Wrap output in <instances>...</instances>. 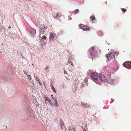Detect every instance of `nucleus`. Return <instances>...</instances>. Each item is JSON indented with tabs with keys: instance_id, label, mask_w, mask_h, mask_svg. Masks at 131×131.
Listing matches in <instances>:
<instances>
[{
	"instance_id": "obj_1",
	"label": "nucleus",
	"mask_w": 131,
	"mask_h": 131,
	"mask_svg": "<svg viewBox=\"0 0 131 131\" xmlns=\"http://www.w3.org/2000/svg\"><path fill=\"white\" fill-rule=\"evenodd\" d=\"M116 54V53L114 52H110L108 55L106 54V57L108 61H110L111 60L114 59H115V56Z\"/></svg>"
},
{
	"instance_id": "obj_2",
	"label": "nucleus",
	"mask_w": 131,
	"mask_h": 131,
	"mask_svg": "<svg viewBox=\"0 0 131 131\" xmlns=\"http://www.w3.org/2000/svg\"><path fill=\"white\" fill-rule=\"evenodd\" d=\"M80 28L84 31H88L90 30V28L88 25H84L83 24H81L79 26Z\"/></svg>"
},
{
	"instance_id": "obj_3",
	"label": "nucleus",
	"mask_w": 131,
	"mask_h": 131,
	"mask_svg": "<svg viewBox=\"0 0 131 131\" xmlns=\"http://www.w3.org/2000/svg\"><path fill=\"white\" fill-rule=\"evenodd\" d=\"M90 49L91 51L90 53L91 56L92 57H95L97 54V52L95 48L93 47H92Z\"/></svg>"
},
{
	"instance_id": "obj_4",
	"label": "nucleus",
	"mask_w": 131,
	"mask_h": 131,
	"mask_svg": "<svg viewBox=\"0 0 131 131\" xmlns=\"http://www.w3.org/2000/svg\"><path fill=\"white\" fill-rule=\"evenodd\" d=\"M91 77L93 80H97L98 78V75L96 72L92 73L91 75Z\"/></svg>"
},
{
	"instance_id": "obj_5",
	"label": "nucleus",
	"mask_w": 131,
	"mask_h": 131,
	"mask_svg": "<svg viewBox=\"0 0 131 131\" xmlns=\"http://www.w3.org/2000/svg\"><path fill=\"white\" fill-rule=\"evenodd\" d=\"M100 80L102 82H107V79L105 77L104 75L102 73H100L99 74Z\"/></svg>"
},
{
	"instance_id": "obj_6",
	"label": "nucleus",
	"mask_w": 131,
	"mask_h": 131,
	"mask_svg": "<svg viewBox=\"0 0 131 131\" xmlns=\"http://www.w3.org/2000/svg\"><path fill=\"white\" fill-rule=\"evenodd\" d=\"M124 66L126 68L129 69L131 68V62L129 61H126L124 63Z\"/></svg>"
},
{
	"instance_id": "obj_7",
	"label": "nucleus",
	"mask_w": 131,
	"mask_h": 131,
	"mask_svg": "<svg viewBox=\"0 0 131 131\" xmlns=\"http://www.w3.org/2000/svg\"><path fill=\"white\" fill-rule=\"evenodd\" d=\"M27 114L29 115V117L31 118L32 117L34 116V113L33 111L30 110H27Z\"/></svg>"
},
{
	"instance_id": "obj_8",
	"label": "nucleus",
	"mask_w": 131,
	"mask_h": 131,
	"mask_svg": "<svg viewBox=\"0 0 131 131\" xmlns=\"http://www.w3.org/2000/svg\"><path fill=\"white\" fill-rule=\"evenodd\" d=\"M55 34L54 33L51 32L49 38L50 40H52L54 39L56 36Z\"/></svg>"
},
{
	"instance_id": "obj_9",
	"label": "nucleus",
	"mask_w": 131,
	"mask_h": 131,
	"mask_svg": "<svg viewBox=\"0 0 131 131\" xmlns=\"http://www.w3.org/2000/svg\"><path fill=\"white\" fill-rule=\"evenodd\" d=\"M60 126L61 127V128L62 129L64 128H65L64 124L63 122L62 119H61L60 120Z\"/></svg>"
},
{
	"instance_id": "obj_10",
	"label": "nucleus",
	"mask_w": 131,
	"mask_h": 131,
	"mask_svg": "<svg viewBox=\"0 0 131 131\" xmlns=\"http://www.w3.org/2000/svg\"><path fill=\"white\" fill-rule=\"evenodd\" d=\"M46 41L42 39H41L40 40V43L42 45H45L46 43Z\"/></svg>"
},
{
	"instance_id": "obj_11",
	"label": "nucleus",
	"mask_w": 131,
	"mask_h": 131,
	"mask_svg": "<svg viewBox=\"0 0 131 131\" xmlns=\"http://www.w3.org/2000/svg\"><path fill=\"white\" fill-rule=\"evenodd\" d=\"M53 15L55 18H57V17L60 18L61 16V14H59L57 12H54L53 14Z\"/></svg>"
},
{
	"instance_id": "obj_12",
	"label": "nucleus",
	"mask_w": 131,
	"mask_h": 131,
	"mask_svg": "<svg viewBox=\"0 0 131 131\" xmlns=\"http://www.w3.org/2000/svg\"><path fill=\"white\" fill-rule=\"evenodd\" d=\"M40 29L46 30L47 27L44 24H43L40 26Z\"/></svg>"
},
{
	"instance_id": "obj_13",
	"label": "nucleus",
	"mask_w": 131,
	"mask_h": 131,
	"mask_svg": "<svg viewBox=\"0 0 131 131\" xmlns=\"http://www.w3.org/2000/svg\"><path fill=\"white\" fill-rule=\"evenodd\" d=\"M34 76H35L36 80L38 82V83L40 85H42L41 82L40 81V79L38 77L35 76V74H34Z\"/></svg>"
},
{
	"instance_id": "obj_14",
	"label": "nucleus",
	"mask_w": 131,
	"mask_h": 131,
	"mask_svg": "<svg viewBox=\"0 0 131 131\" xmlns=\"http://www.w3.org/2000/svg\"><path fill=\"white\" fill-rule=\"evenodd\" d=\"M72 60H73L72 58H69L68 60V63L70 64L72 66L73 65V63H72Z\"/></svg>"
},
{
	"instance_id": "obj_15",
	"label": "nucleus",
	"mask_w": 131,
	"mask_h": 131,
	"mask_svg": "<svg viewBox=\"0 0 131 131\" xmlns=\"http://www.w3.org/2000/svg\"><path fill=\"white\" fill-rule=\"evenodd\" d=\"M48 101L51 105H52V103L51 102V101L50 99H49L47 98L45 100V103H46V101Z\"/></svg>"
},
{
	"instance_id": "obj_16",
	"label": "nucleus",
	"mask_w": 131,
	"mask_h": 131,
	"mask_svg": "<svg viewBox=\"0 0 131 131\" xmlns=\"http://www.w3.org/2000/svg\"><path fill=\"white\" fill-rule=\"evenodd\" d=\"M34 103L36 105V106L37 107H38L39 106V105L38 104V102H37V101L36 100H35L34 101Z\"/></svg>"
},
{
	"instance_id": "obj_17",
	"label": "nucleus",
	"mask_w": 131,
	"mask_h": 131,
	"mask_svg": "<svg viewBox=\"0 0 131 131\" xmlns=\"http://www.w3.org/2000/svg\"><path fill=\"white\" fill-rule=\"evenodd\" d=\"M51 86L53 91L55 93H56V92L55 90V89L54 88L52 84L51 85Z\"/></svg>"
},
{
	"instance_id": "obj_18",
	"label": "nucleus",
	"mask_w": 131,
	"mask_h": 131,
	"mask_svg": "<svg viewBox=\"0 0 131 131\" xmlns=\"http://www.w3.org/2000/svg\"><path fill=\"white\" fill-rule=\"evenodd\" d=\"M54 100V104L55 106H56L57 107H58L59 105V104L58 103L57 101L55 100V99Z\"/></svg>"
},
{
	"instance_id": "obj_19",
	"label": "nucleus",
	"mask_w": 131,
	"mask_h": 131,
	"mask_svg": "<svg viewBox=\"0 0 131 131\" xmlns=\"http://www.w3.org/2000/svg\"><path fill=\"white\" fill-rule=\"evenodd\" d=\"M46 30L40 29V34H43L44 33Z\"/></svg>"
},
{
	"instance_id": "obj_20",
	"label": "nucleus",
	"mask_w": 131,
	"mask_h": 131,
	"mask_svg": "<svg viewBox=\"0 0 131 131\" xmlns=\"http://www.w3.org/2000/svg\"><path fill=\"white\" fill-rule=\"evenodd\" d=\"M95 18V17L93 16H92L90 17V19L92 20H94Z\"/></svg>"
},
{
	"instance_id": "obj_21",
	"label": "nucleus",
	"mask_w": 131,
	"mask_h": 131,
	"mask_svg": "<svg viewBox=\"0 0 131 131\" xmlns=\"http://www.w3.org/2000/svg\"><path fill=\"white\" fill-rule=\"evenodd\" d=\"M47 37L45 36H43L42 37L41 39L46 40V39Z\"/></svg>"
},
{
	"instance_id": "obj_22",
	"label": "nucleus",
	"mask_w": 131,
	"mask_h": 131,
	"mask_svg": "<svg viewBox=\"0 0 131 131\" xmlns=\"http://www.w3.org/2000/svg\"><path fill=\"white\" fill-rule=\"evenodd\" d=\"M112 78H111L110 77V79L111 80V82L112 83H114V79H112Z\"/></svg>"
},
{
	"instance_id": "obj_23",
	"label": "nucleus",
	"mask_w": 131,
	"mask_h": 131,
	"mask_svg": "<svg viewBox=\"0 0 131 131\" xmlns=\"http://www.w3.org/2000/svg\"><path fill=\"white\" fill-rule=\"evenodd\" d=\"M27 77L29 79V80H31V76L30 75H28L27 76Z\"/></svg>"
},
{
	"instance_id": "obj_24",
	"label": "nucleus",
	"mask_w": 131,
	"mask_h": 131,
	"mask_svg": "<svg viewBox=\"0 0 131 131\" xmlns=\"http://www.w3.org/2000/svg\"><path fill=\"white\" fill-rule=\"evenodd\" d=\"M79 10L78 9H77L75 10L74 11V12L75 13V14H77L79 12Z\"/></svg>"
},
{
	"instance_id": "obj_25",
	"label": "nucleus",
	"mask_w": 131,
	"mask_h": 131,
	"mask_svg": "<svg viewBox=\"0 0 131 131\" xmlns=\"http://www.w3.org/2000/svg\"><path fill=\"white\" fill-rule=\"evenodd\" d=\"M121 10L123 12H126V9H124L123 8H122Z\"/></svg>"
},
{
	"instance_id": "obj_26",
	"label": "nucleus",
	"mask_w": 131,
	"mask_h": 131,
	"mask_svg": "<svg viewBox=\"0 0 131 131\" xmlns=\"http://www.w3.org/2000/svg\"><path fill=\"white\" fill-rule=\"evenodd\" d=\"M88 80L87 79V78H85L84 79V81L85 82V83L88 82Z\"/></svg>"
},
{
	"instance_id": "obj_27",
	"label": "nucleus",
	"mask_w": 131,
	"mask_h": 131,
	"mask_svg": "<svg viewBox=\"0 0 131 131\" xmlns=\"http://www.w3.org/2000/svg\"><path fill=\"white\" fill-rule=\"evenodd\" d=\"M64 74H67V72L65 70H64Z\"/></svg>"
},
{
	"instance_id": "obj_28",
	"label": "nucleus",
	"mask_w": 131,
	"mask_h": 131,
	"mask_svg": "<svg viewBox=\"0 0 131 131\" xmlns=\"http://www.w3.org/2000/svg\"><path fill=\"white\" fill-rule=\"evenodd\" d=\"M48 68H49V66L48 65H47V66L45 68V70H46Z\"/></svg>"
},
{
	"instance_id": "obj_29",
	"label": "nucleus",
	"mask_w": 131,
	"mask_h": 131,
	"mask_svg": "<svg viewBox=\"0 0 131 131\" xmlns=\"http://www.w3.org/2000/svg\"><path fill=\"white\" fill-rule=\"evenodd\" d=\"M24 73L25 74H26V75H27V74H27V73H28L26 71H24Z\"/></svg>"
},
{
	"instance_id": "obj_30",
	"label": "nucleus",
	"mask_w": 131,
	"mask_h": 131,
	"mask_svg": "<svg viewBox=\"0 0 131 131\" xmlns=\"http://www.w3.org/2000/svg\"><path fill=\"white\" fill-rule=\"evenodd\" d=\"M69 131H72V129L70 127L69 128Z\"/></svg>"
},
{
	"instance_id": "obj_31",
	"label": "nucleus",
	"mask_w": 131,
	"mask_h": 131,
	"mask_svg": "<svg viewBox=\"0 0 131 131\" xmlns=\"http://www.w3.org/2000/svg\"><path fill=\"white\" fill-rule=\"evenodd\" d=\"M11 28V27H10V26H9V27L8 28Z\"/></svg>"
},
{
	"instance_id": "obj_32",
	"label": "nucleus",
	"mask_w": 131,
	"mask_h": 131,
	"mask_svg": "<svg viewBox=\"0 0 131 131\" xmlns=\"http://www.w3.org/2000/svg\"><path fill=\"white\" fill-rule=\"evenodd\" d=\"M84 130V131H85V130Z\"/></svg>"
}]
</instances>
